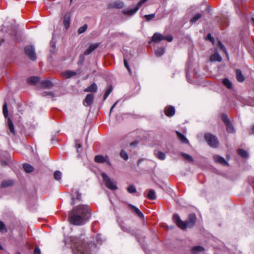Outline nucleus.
Masks as SVG:
<instances>
[{"mask_svg":"<svg viewBox=\"0 0 254 254\" xmlns=\"http://www.w3.org/2000/svg\"><path fill=\"white\" fill-rule=\"evenodd\" d=\"M71 224L80 225L86 222L91 217V210L87 205H78L74 207L69 213Z\"/></svg>","mask_w":254,"mask_h":254,"instance_id":"1","label":"nucleus"},{"mask_svg":"<svg viewBox=\"0 0 254 254\" xmlns=\"http://www.w3.org/2000/svg\"><path fill=\"white\" fill-rule=\"evenodd\" d=\"M173 218L177 226L182 229L191 228L193 226L196 219L195 215L193 213L190 214L188 219L185 222L180 219V216L177 214H174Z\"/></svg>","mask_w":254,"mask_h":254,"instance_id":"2","label":"nucleus"},{"mask_svg":"<svg viewBox=\"0 0 254 254\" xmlns=\"http://www.w3.org/2000/svg\"><path fill=\"white\" fill-rule=\"evenodd\" d=\"M101 176L107 188L113 190L118 189L116 182L111 180L106 173H102Z\"/></svg>","mask_w":254,"mask_h":254,"instance_id":"3","label":"nucleus"},{"mask_svg":"<svg viewBox=\"0 0 254 254\" xmlns=\"http://www.w3.org/2000/svg\"><path fill=\"white\" fill-rule=\"evenodd\" d=\"M164 40L170 42L173 40V37L171 35L164 36L159 33L156 32L154 34L152 37V41L155 43H158Z\"/></svg>","mask_w":254,"mask_h":254,"instance_id":"4","label":"nucleus"},{"mask_svg":"<svg viewBox=\"0 0 254 254\" xmlns=\"http://www.w3.org/2000/svg\"><path fill=\"white\" fill-rule=\"evenodd\" d=\"M204 138L207 143L213 147H217L219 145V141L217 138L211 133H206Z\"/></svg>","mask_w":254,"mask_h":254,"instance_id":"5","label":"nucleus"},{"mask_svg":"<svg viewBox=\"0 0 254 254\" xmlns=\"http://www.w3.org/2000/svg\"><path fill=\"white\" fill-rule=\"evenodd\" d=\"M86 252L84 243L75 242L72 248L73 254H84Z\"/></svg>","mask_w":254,"mask_h":254,"instance_id":"6","label":"nucleus"},{"mask_svg":"<svg viewBox=\"0 0 254 254\" xmlns=\"http://www.w3.org/2000/svg\"><path fill=\"white\" fill-rule=\"evenodd\" d=\"M24 52L26 55L32 61H35L36 59L35 48L33 46H26L24 48Z\"/></svg>","mask_w":254,"mask_h":254,"instance_id":"7","label":"nucleus"},{"mask_svg":"<svg viewBox=\"0 0 254 254\" xmlns=\"http://www.w3.org/2000/svg\"><path fill=\"white\" fill-rule=\"evenodd\" d=\"M145 2L143 1V0H141L136 5V6L133 8H130L127 10H124L123 11V13L124 14H127L129 15H132L135 13L136 12V11L139 9V8L141 6V5L144 3Z\"/></svg>","mask_w":254,"mask_h":254,"instance_id":"8","label":"nucleus"},{"mask_svg":"<svg viewBox=\"0 0 254 254\" xmlns=\"http://www.w3.org/2000/svg\"><path fill=\"white\" fill-rule=\"evenodd\" d=\"M81 73V69H78L75 71L67 70L63 72L62 74L63 76H65L66 78H69L72 76H75L77 74H79Z\"/></svg>","mask_w":254,"mask_h":254,"instance_id":"9","label":"nucleus"},{"mask_svg":"<svg viewBox=\"0 0 254 254\" xmlns=\"http://www.w3.org/2000/svg\"><path fill=\"white\" fill-rule=\"evenodd\" d=\"M100 44L95 43L91 44L89 48L85 51L84 54L85 55H88L91 54L93 51L96 49L99 46Z\"/></svg>","mask_w":254,"mask_h":254,"instance_id":"10","label":"nucleus"},{"mask_svg":"<svg viewBox=\"0 0 254 254\" xmlns=\"http://www.w3.org/2000/svg\"><path fill=\"white\" fill-rule=\"evenodd\" d=\"M213 159L216 163H219L223 165H228L227 162L225 160V159L223 157H222L220 156L217 155H214L213 156Z\"/></svg>","mask_w":254,"mask_h":254,"instance_id":"11","label":"nucleus"},{"mask_svg":"<svg viewBox=\"0 0 254 254\" xmlns=\"http://www.w3.org/2000/svg\"><path fill=\"white\" fill-rule=\"evenodd\" d=\"M165 115L168 117H172L175 114V110L173 106H168L165 109Z\"/></svg>","mask_w":254,"mask_h":254,"instance_id":"12","label":"nucleus"},{"mask_svg":"<svg viewBox=\"0 0 254 254\" xmlns=\"http://www.w3.org/2000/svg\"><path fill=\"white\" fill-rule=\"evenodd\" d=\"M97 85L95 83H93L90 86L84 89L85 92H94L96 93L97 91Z\"/></svg>","mask_w":254,"mask_h":254,"instance_id":"13","label":"nucleus"},{"mask_svg":"<svg viewBox=\"0 0 254 254\" xmlns=\"http://www.w3.org/2000/svg\"><path fill=\"white\" fill-rule=\"evenodd\" d=\"M204 251V248L200 246L193 247L191 249V254H199Z\"/></svg>","mask_w":254,"mask_h":254,"instance_id":"14","label":"nucleus"},{"mask_svg":"<svg viewBox=\"0 0 254 254\" xmlns=\"http://www.w3.org/2000/svg\"><path fill=\"white\" fill-rule=\"evenodd\" d=\"M14 184V181L12 180L9 179L3 181L0 184V187L2 188H5L7 187H11Z\"/></svg>","mask_w":254,"mask_h":254,"instance_id":"15","label":"nucleus"},{"mask_svg":"<svg viewBox=\"0 0 254 254\" xmlns=\"http://www.w3.org/2000/svg\"><path fill=\"white\" fill-rule=\"evenodd\" d=\"M70 14L69 13L67 12L65 13L64 16V23L65 27L66 29H67L70 24Z\"/></svg>","mask_w":254,"mask_h":254,"instance_id":"16","label":"nucleus"},{"mask_svg":"<svg viewBox=\"0 0 254 254\" xmlns=\"http://www.w3.org/2000/svg\"><path fill=\"white\" fill-rule=\"evenodd\" d=\"M236 77L237 80L240 82H243L245 79L241 70L239 69H237L236 70Z\"/></svg>","mask_w":254,"mask_h":254,"instance_id":"17","label":"nucleus"},{"mask_svg":"<svg viewBox=\"0 0 254 254\" xmlns=\"http://www.w3.org/2000/svg\"><path fill=\"white\" fill-rule=\"evenodd\" d=\"M106 158L108 159V156L107 155H106L104 157L101 155H98L95 156L94 160L97 163H103L105 162Z\"/></svg>","mask_w":254,"mask_h":254,"instance_id":"18","label":"nucleus"},{"mask_svg":"<svg viewBox=\"0 0 254 254\" xmlns=\"http://www.w3.org/2000/svg\"><path fill=\"white\" fill-rule=\"evenodd\" d=\"M124 6V3L122 1H117L109 4V7L115 8H122Z\"/></svg>","mask_w":254,"mask_h":254,"instance_id":"19","label":"nucleus"},{"mask_svg":"<svg viewBox=\"0 0 254 254\" xmlns=\"http://www.w3.org/2000/svg\"><path fill=\"white\" fill-rule=\"evenodd\" d=\"M94 99V96L92 94H88L86 95L84 102L86 103L87 106H90L92 104Z\"/></svg>","mask_w":254,"mask_h":254,"instance_id":"20","label":"nucleus"},{"mask_svg":"<svg viewBox=\"0 0 254 254\" xmlns=\"http://www.w3.org/2000/svg\"><path fill=\"white\" fill-rule=\"evenodd\" d=\"M7 126L9 130V134L11 133L13 135H14L15 134L14 127L12 121L9 118L7 119Z\"/></svg>","mask_w":254,"mask_h":254,"instance_id":"21","label":"nucleus"},{"mask_svg":"<svg viewBox=\"0 0 254 254\" xmlns=\"http://www.w3.org/2000/svg\"><path fill=\"white\" fill-rule=\"evenodd\" d=\"M75 195L76 196L72 195V202H71V205H74L76 202V200H81V194L78 192V191H76L75 192Z\"/></svg>","mask_w":254,"mask_h":254,"instance_id":"22","label":"nucleus"},{"mask_svg":"<svg viewBox=\"0 0 254 254\" xmlns=\"http://www.w3.org/2000/svg\"><path fill=\"white\" fill-rule=\"evenodd\" d=\"M41 85L43 87L46 88H51L53 86V83L48 80H43L41 82Z\"/></svg>","mask_w":254,"mask_h":254,"instance_id":"23","label":"nucleus"},{"mask_svg":"<svg viewBox=\"0 0 254 254\" xmlns=\"http://www.w3.org/2000/svg\"><path fill=\"white\" fill-rule=\"evenodd\" d=\"M210 61L213 62H221L222 61V58L220 55L218 53H214L212 54L210 57Z\"/></svg>","mask_w":254,"mask_h":254,"instance_id":"24","label":"nucleus"},{"mask_svg":"<svg viewBox=\"0 0 254 254\" xmlns=\"http://www.w3.org/2000/svg\"><path fill=\"white\" fill-rule=\"evenodd\" d=\"M176 134L179 139L184 143H188L189 140L187 139L185 136L178 131H176Z\"/></svg>","mask_w":254,"mask_h":254,"instance_id":"25","label":"nucleus"},{"mask_svg":"<svg viewBox=\"0 0 254 254\" xmlns=\"http://www.w3.org/2000/svg\"><path fill=\"white\" fill-rule=\"evenodd\" d=\"M237 153L240 156L244 158H248L249 156L248 152L243 149H238Z\"/></svg>","mask_w":254,"mask_h":254,"instance_id":"26","label":"nucleus"},{"mask_svg":"<svg viewBox=\"0 0 254 254\" xmlns=\"http://www.w3.org/2000/svg\"><path fill=\"white\" fill-rule=\"evenodd\" d=\"M40 78L38 76H32L27 79V83L34 85L39 81Z\"/></svg>","mask_w":254,"mask_h":254,"instance_id":"27","label":"nucleus"},{"mask_svg":"<svg viewBox=\"0 0 254 254\" xmlns=\"http://www.w3.org/2000/svg\"><path fill=\"white\" fill-rule=\"evenodd\" d=\"M129 206L135 212V213L138 216V217L142 218L144 217V215L138 208H137L136 207L132 204H129Z\"/></svg>","mask_w":254,"mask_h":254,"instance_id":"28","label":"nucleus"},{"mask_svg":"<svg viewBox=\"0 0 254 254\" xmlns=\"http://www.w3.org/2000/svg\"><path fill=\"white\" fill-rule=\"evenodd\" d=\"M147 198L150 200H155L156 198V195L153 190H149Z\"/></svg>","mask_w":254,"mask_h":254,"instance_id":"29","label":"nucleus"},{"mask_svg":"<svg viewBox=\"0 0 254 254\" xmlns=\"http://www.w3.org/2000/svg\"><path fill=\"white\" fill-rule=\"evenodd\" d=\"M155 156L161 160H164L166 158V154L161 151H157L154 153Z\"/></svg>","mask_w":254,"mask_h":254,"instance_id":"30","label":"nucleus"},{"mask_svg":"<svg viewBox=\"0 0 254 254\" xmlns=\"http://www.w3.org/2000/svg\"><path fill=\"white\" fill-rule=\"evenodd\" d=\"M23 168L24 171L27 173H31L34 170L33 167L29 164H24L23 165Z\"/></svg>","mask_w":254,"mask_h":254,"instance_id":"31","label":"nucleus"},{"mask_svg":"<svg viewBox=\"0 0 254 254\" xmlns=\"http://www.w3.org/2000/svg\"><path fill=\"white\" fill-rule=\"evenodd\" d=\"M181 155L186 160H187L188 161L190 162H192L193 161V159L192 158V157L190 156V155L188 154H186V153H183V152H181Z\"/></svg>","mask_w":254,"mask_h":254,"instance_id":"32","label":"nucleus"},{"mask_svg":"<svg viewBox=\"0 0 254 254\" xmlns=\"http://www.w3.org/2000/svg\"><path fill=\"white\" fill-rule=\"evenodd\" d=\"M225 125L226 126L227 131L228 133H233L234 132V129L231 122L225 124Z\"/></svg>","mask_w":254,"mask_h":254,"instance_id":"33","label":"nucleus"},{"mask_svg":"<svg viewBox=\"0 0 254 254\" xmlns=\"http://www.w3.org/2000/svg\"><path fill=\"white\" fill-rule=\"evenodd\" d=\"M120 155L124 160H127L128 159V155L126 151L122 150L120 152Z\"/></svg>","mask_w":254,"mask_h":254,"instance_id":"34","label":"nucleus"},{"mask_svg":"<svg viewBox=\"0 0 254 254\" xmlns=\"http://www.w3.org/2000/svg\"><path fill=\"white\" fill-rule=\"evenodd\" d=\"M223 84L226 86L228 88L231 89L232 88V83L231 81L227 78H225L223 80Z\"/></svg>","mask_w":254,"mask_h":254,"instance_id":"35","label":"nucleus"},{"mask_svg":"<svg viewBox=\"0 0 254 254\" xmlns=\"http://www.w3.org/2000/svg\"><path fill=\"white\" fill-rule=\"evenodd\" d=\"M202 16V15L200 13H197L195 14L193 17L190 19V22L191 23H193L196 22L199 18H200Z\"/></svg>","mask_w":254,"mask_h":254,"instance_id":"36","label":"nucleus"},{"mask_svg":"<svg viewBox=\"0 0 254 254\" xmlns=\"http://www.w3.org/2000/svg\"><path fill=\"white\" fill-rule=\"evenodd\" d=\"M218 45H219V47H220V48L226 55V56H227V58L229 59L228 53V52H227V51L226 50V49L225 48V46H224V45L220 41H219L218 42Z\"/></svg>","mask_w":254,"mask_h":254,"instance_id":"37","label":"nucleus"},{"mask_svg":"<svg viewBox=\"0 0 254 254\" xmlns=\"http://www.w3.org/2000/svg\"><path fill=\"white\" fill-rule=\"evenodd\" d=\"M2 111L3 113V115L5 118L8 117V110L7 107V103H5L2 107Z\"/></svg>","mask_w":254,"mask_h":254,"instance_id":"38","label":"nucleus"},{"mask_svg":"<svg viewBox=\"0 0 254 254\" xmlns=\"http://www.w3.org/2000/svg\"><path fill=\"white\" fill-rule=\"evenodd\" d=\"M165 50V49L164 48H159L156 51L155 54L157 56L160 57L164 53Z\"/></svg>","mask_w":254,"mask_h":254,"instance_id":"39","label":"nucleus"},{"mask_svg":"<svg viewBox=\"0 0 254 254\" xmlns=\"http://www.w3.org/2000/svg\"><path fill=\"white\" fill-rule=\"evenodd\" d=\"M62 177V173L59 171H56L54 173V178L57 181H60Z\"/></svg>","mask_w":254,"mask_h":254,"instance_id":"40","label":"nucleus"},{"mask_svg":"<svg viewBox=\"0 0 254 254\" xmlns=\"http://www.w3.org/2000/svg\"><path fill=\"white\" fill-rule=\"evenodd\" d=\"M0 232L1 233H6L7 232V229L4 223L0 221Z\"/></svg>","mask_w":254,"mask_h":254,"instance_id":"41","label":"nucleus"},{"mask_svg":"<svg viewBox=\"0 0 254 254\" xmlns=\"http://www.w3.org/2000/svg\"><path fill=\"white\" fill-rule=\"evenodd\" d=\"M112 90H113V88L111 86H110L107 89V90L104 95V100H105L107 98V97H108L109 94L111 93V92L112 91Z\"/></svg>","mask_w":254,"mask_h":254,"instance_id":"42","label":"nucleus"},{"mask_svg":"<svg viewBox=\"0 0 254 254\" xmlns=\"http://www.w3.org/2000/svg\"><path fill=\"white\" fill-rule=\"evenodd\" d=\"M127 191L130 193H135L136 191L135 187L133 185H130L127 188Z\"/></svg>","mask_w":254,"mask_h":254,"instance_id":"43","label":"nucleus"},{"mask_svg":"<svg viewBox=\"0 0 254 254\" xmlns=\"http://www.w3.org/2000/svg\"><path fill=\"white\" fill-rule=\"evenodd\" d=\"M221 119L225 124L230 122L228 118L227 115L225 114H222Z\"/></svg>","mask_w":254,"mask_h":254,"instance_id":"44","label":"nucleus"},{"mask_svg":"<svg viewBox=\"0 0 254 254\" xmlns=\"http://www.w3.org/2000/svg\"><path fill=\"white\" fill-rule=\"evenodd\" d=\"M87 29V25L84 24L83 26L80 27L78 30L79 34L84 33Z\"/></svg>","mask_w":254,"mask_h":254,"instance_id":"45","label":"nucleus"},{"mask_svg":"<svg viewBox=\"0 0 254 254\" xmlns=\"http://www.w3.org/2000/svg\"><path fill=\"white\" fill-rule=\"evenodd\" d=\"M154 17V13L144 15V17L147 21H150V20L152 19Z\"/></svg>","mask_w":254,"mask_h":254,"instance_id":"46","label":"nucleus"},{"mask_svg":"<svg viewBox=\"0 0 254 254\" xmlns=\"http://www.w3.org/2000/svg\"><path fill=\"white\" fill-rule=\"evenodd\" d=\"M124 63L125 66L127 69L128 71L130 72V69L129 65H128L127 62V60L124 59Z\"/></svg>","mask_w":254,"mask_h":254,"instance_id":"47","label":"nucleus"},{"mask_svg":"<svg viewBox=\"0 0 254 254\" xmlns=\"http://www.w3.org/2000/svg\"><path fill=\"white\" fill-rule=\"evenodd\" d=\"M75 147L77 149V151L80 152L79 149L81 147V145L80 143H78L77 140H75Z\"/></svg>","mask_w":254,"mask_h":254,"instance_id":"48","label":"nucleus"},{"mask_svg":"<svg viewBox=\"0 0 254 254\" xmlns=\"http://www.w3.org/2000/svg\"><path fill=\"white\" fill-rule=\"evenodd\" d=\"M84 56L83 55H80L79 56V61H78V63L79 64H82L84 62Z\"/></svg>","mask_w":254,"mask_h":254,"instance_id":"49","label":"nucleus"},{"mask_svg":"<svg viewBox=\"0 0 254 254\" xmlns=\"http://www.w3.org/2000/svg\"><path fill=\"white\" fill-rule=\"evenodd\" d=\"M34 254H41V251L39 247H37L35 248Z\"/></svg>","mask_w":254,"mask_h":254,"instance_id":"50","label":"nucleus"},{"mask_svg":"<svg viewBox=\"0 0 254 254\" xmlns=\"http://www.w3.org/2000/svg\"><path fill=\"white\" fill-rule=\"evenodd\" d=\"M207 39L210 40V41H212L214 40L213 38L212 37V36L210 33L207 35Z\"/></svg>","mask_w":254,"mask_h":254,"instance_id":"51","label":"nucleus"},{"mask_svg":"<svg viewBox=\"0 0 254 254\" xmlns=\"http://www.w3.org/2000/svg\"><path fill=\"white\" fill-rule=\"evenodd\" d=\"M51 48H56V43L55 42H51Z\"/></svg>","mask_w":254,"mask_h":254,"instance_id":"52","label":"nucleus"},{"mask_svg":"<svg viewBox=\"0 0 254 254\" xmlns=\"http://www.w3.org/2000/svg\"><path fill=\"white\" fill-rule=\"evenodd\" d=\"M56 52V48H51V49H50V52L51 53H55Z\"/></svg>","mask_w":254,"mask_h":254,"instance_id":"53","label":"nucleus"},{"mask_svg":"<svg viewBox=\"0 0 254 254\" xmlns=\"http://www.w3.org/2000/svg\"><path fill=\"white\" fill-rule=\"evenodd\" d=\"M45 95H50V96H53L54 93L52 92H50L46 93Z\"/></svg>","mask_w":254,"mask_h":254,"instance_id":"54","label":"nucleus"},{"mask_svg":"<svg viewBox=\"0 0 254 254\" xmlns=\"http://www.w3.org/2000/svg\"><path fill=\"white\" fill-rule=\"evenodd\" d=\"M105 162L107 163L108 165H111V163L110 162V161L109 160V158L107 159L106 158V161H105Z\"/></svg>","mask_w":254,"mask_h":254,"instance_id":"55","label":"nucleus"},{"mask_svg":"<svg viewBox=\"0 0 254 254\" xmlns=\"http://www.w3.org/2000/svg\"><path fill=\"white\" fill-rule=\"evenodd\" d=\"M100 237H101L100 235H97V241L98 242V241H101V240H100Z\"/></svg>","mask_w":254,"mask_h":254,"instance_id":"56","label":"nucleus"},{"mask_svg":"<svg viewBox=\"0 0 254 254\" xmlns=\"http://www.w3.org/2000/svg\"><path fill=\"white\" fill-rule=\"evenodd\" d=\"M118 102V101H117V102H116L113 105V106H112V108H114L115 107V106H116V105L117 104Z\"/></svg>","mask_w":254,"mask_h":254,"instance_id":"57","label":"nucleus"},{"mask_svg":"<svg viewBox=\"0 0 254 254\" xmlns=\"http://www.w3.org/2000/svg\"><path fill=\"white\" fill-rule=\"evenodd\" d=\"M118 102V101H117V102H116L113 105V106H112V108H114L115 107V106H116V105L117 104Z\"/></svg>","mask_w":254,"mask_h":254,"instance_id":"58","label":"nucleus"},{"mask_svg":"<svg viewBox=\"0 0 254 254\" xmlns=\"http://www.w3.org/2000/svg\"><path fill=\"white\" fill-rule=\"evenodd\" d=\"M252 132L254 133V125L252 127Z\"/></svg>","mask_w":254,"mask_h":254,"instance_id":"59","label":"nucleus"},{"mask_svg":"<svg viewBox=\"0 0 254 254\" xmlns=\"http://www.w3.org/2000/svg\"><path fill=\"white\" fill-rule=\"evenodd\" d=\"M114 108H112V107H111V109H110V114H111V113L113 111V109Z\"/></svg>","mask_w":254,"mask_h":254,"instance_id":"60","label":"nucleus"},{"mask_svg":"<svg viewBox=\"0 0 254 254\" xmlns=\"http://www.w3.org/2000/svg\"><path fill=\"white\" fill-rule=\"evenodd\" d=\"M252 21H253V24L254 25V18H252Z\"/></svg>","mask_w":254,"mask_h":254,"instance_id":"61","label":"nucleus"},{"mask_svg":"<svg viewBox=\"0 0 254 254\" xmlns=\"http://www.w3.org/2000/svg\"><path fill=\"white\" fill-rule=\"evenodd\" d=\"M135 144V143L132 142V143H130V145H134Z\"/></svg>","mask_w":254,"mask_h":254,"instance_id":"62","label":"nucleus"},{"mask_svg":"<svg viewBox=\"0 0 254 254\" xmlns=\"http://www.w3.org/2000/svg\"><path fill=\"white\" fill-rule=\"evenodd\" d=\"M87 137L86 138V141H87Z\"/></svg>","mask_w":254,"mask_h":254,"instance_id":"63","label":"nucleus"},{"mask_svg":"<svg viewBox=\"0 0 254 254\" xmlns=\"http://www.w3.org/2000/svg\"><path fill=\"white\" fill-rule=\"evenodd\" d=\"M71 0V1L72 0Z\"/></svg>","mask_w":254,"mask_h":254,"instance_id":"64","label":"nucleus"}]
</instances>
